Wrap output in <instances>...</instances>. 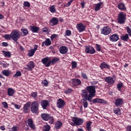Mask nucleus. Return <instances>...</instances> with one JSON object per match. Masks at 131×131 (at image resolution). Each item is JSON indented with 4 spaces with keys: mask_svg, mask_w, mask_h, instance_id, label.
Wrapping results in <instances>:
<instances>
[{
    "mask_svg": "<svg viewBox=\"0 0 131 131\" xmlns=\"http://www.w3.org/2000/svg\"><path fill=\"white\" fill-rule=\"evenodd\" d=\"M100 69H110V66L106 63L105 62H103L101 63H100Z\"/></svg>",
    "mask_w": 131,
    "mask_h": 131,
    "instance_id": "26",
    "label": "nucleus"
},
{
    "mask_svg": "<svg viewBox=\"0 0 131 131\" xmlns=\"http://www.w3.org/2000/svg\"><path fill=\"white\" fill-rule=\"evenodd\" d=\"M23 5L25 7H28V8L30 7V2H29L28 1H25L24 2Z\"/></svg>",
    "mask_w": 131,
    "mask_h": 131,
    "instance_id": "42",
    "label": "nucleus"
},
{
    "mask_svg": "<svg viewBox=\"0 0 131 131\" xmlns=\"http://www.w3.org/2000/svg\"><path fill=\"white\" fill-rule=\"evenodd\" d=\"M71 5L70 2L64 5V7H69Z\"/></svg>",
    "mask_w": 131,
    "mask_h": 131,
    "instance_id": "62",
    "label": "nucleus"
},
{
    "mask_svg": "<svg viewBox=\"0 0 131 131\" xmlns=\"http://www.w3.org/2000/svg\"><path fill=\"white\" fill-rule=\"evenodd\" d=\"M77 29L79 32H82L85 31V27L82 23L77 25Z\"/></svg>",
    "mask_w": 131,
    "mask_h": 131,
    "instance_id": "19",
    "label": "nucleus"
},
{
    "mask_svg": "<svg viewBox=\"0 0 131 131\" xmlns=\"http://www.w3.org/2000/svg\"><path fill=\"white\" fill-rule=\"evenodd\" d=\"M126 130L128 131H131V126H127L126 127Z\"/></svg>",
    "mask_w": 131,
    "mask_h": 131,
    "instance_id": "64",
    "label": "nucleus"
},
{
    "mask_svg": "<svg viewBox=\"0 0 131 131\" xmlns=\"http://www.w3.org/2000/svg\"><path fill=\"white\" fill-rule=\"evenodd\" d=\"M20 33L18 30H14L11 32V39L14 41H17L18 39L20 38Z\"/></svg>",
    "mask_w": 131,
    "mask_h": 131,
    "instance_id": "3",
    "label": "nucleus"
},
{
    "mask_svg": "<svg viewBox=\"0 0 131 131\" xmlns=\"http://www.w3.org/2000/svg\"><path fill=\"white\" fill-rule=\"evenodd\" d=\"M120 39L125 42L128 41L129 39V35L128 34H126L124 35L121 36Z\"/></svg>",
    "mask_w": 131,
    "mask_h": 131,
    "instance_id": "29",
    "label": "nucleus"
},
{
    "mask_svg": "<svg viewBox=\"0 0 131 131\" xmlns=\"http://www.w3.org/2000/svg\"><path fill=\"white\" fill-rule=\"evenodd\" d=\"M35 68V63L33 61H30L29 64H27L25 69L28 71H31Z\"/></svg>",
    "mask_w": 131,
    "mask_h": 131,
    "instance_id": "13",
    "label": "nucleus"
},
{
    "mask_svg": "<svg viewBox=\"0 0 131 131\" xmlns=\"http://www.w3.org/2000/svg\"><path fill=\"white\" fill-rule=\"evenodd\" d=\"M66 33L67 36H70L71 35V31L70 30H67Z\"/></svg>",
    "mask_w": 131,
    "mask_h": 131,
    "instance_id": "54",
    "label": "nucleus"
},
{
    "mask_svg": "<svg viewBox=\"0 0 131 131\" xmlns=\"http://www.w3.org/2000/svg\"><path fill=\"white\" fill-rule=\"evenodd\" d=\"M31 30L32 31L33 33H37L39 30V27H35V26H31L30 27Z\"/></svg>",
    "mask_w": 131,
    "mask_h": 131,
    "instance_id": "32",
    "label": "nucleus"
},
{
    "mask_svg": "<svg viewBox=\"0 0 131 131\" xmlns=\"http://www.w3.org/2000/svg\"><path fill=\"white\" fill-rule=\"evenodd\" d=\"M37 48H38V45H34V46L33 50H34L35 52H36V51L37 50Z\"/></svg>",
    "mask_w": 131,
    "mask_h": 131,
    "instance_id": "60",
    "label": "nucleus"
},
{
    "mask_svg": "<svg viewBox=\"0 0 131 131\" xmlns=\"http://www.w3.org/2000/svg\"><path fill=\"white\" fill-rule=\"evenodd\" d=\"M3 104L4 105V107L5 108H7L8 107V104L7 102H3Z\"/></svg>",
    "mask_w": 131,
    "mask_h": 131,
    "instance_id": "57",
    "label": "nucleus"
},
{
    "mask_svg": "<svg viewBox=\"0 0 131 131\" xmlns=\"http://www.w3.org/2000/svg\"><path fill=\"white\" fill-rule=\"evenodd\" d=\"M81 76L83 77V78H84V79H88V76H87L86 74L82 72Z\"/></svg>",
    "mask_w": 131,
    "mask_h": 131,
    "instance_id": "52",
    "label": "nucleus"
},
{
    "mask_svg": "<svg viewBox=\"0 0 131 131\" xmlns=\"http://www.w3.org/2000/svg\"><path fill=\"white\" fill-rule=\"evenodd\" d=\"M72 120V121L74 122V124L77 126L81 125L84 122L82 119H80L79 118H76L75 117H73Z\"/></svg>",
    "mask_w": 131,
    "mask_h": 131,
    "instance_id": "8",
    "label": "nucleus"
},
{
    "mask_svg": "<svg viewBox=\"0 0 131 131\" xmlns=\"http://www.w3.org/2000/svg\"><path fill=\"white\" fill-rule=\"evenodd\" d=\"M21 30L24 34V36H26L28 34V30L27 29H21Z\"/></svg>",
    "mask_w": 131,
    "mask_h": 131,
    "instance_id": "48",
    "label": "nucleus"
},
{
    "mask_svg": "<svg viewBox=\"0 0 131 131\" xmlns=\"http://www.w3.org/2000/svg\"><path fill=\"white\" fill-rule=\"evenodd\" d=\"M35 52L33 50V49H31V50L28 51V56L29 57H32L35 54Z\"/></svg>",
    "mask_w": 131,
    "mask_h": 131,
    "instance_id": "36",
    "label": "nucleus"
},
{
    "mask_svg": "<svg viewBox=\"0 0 131 131\" xmlns=\"http://www.w3.org/2000/svg\"><path fill=\"white\" fill-rule=\"evenodd\" d=\"M119 39V36L118 34H114L110 36V41L117 42Z\"/></svg>",
    "mask_w": 131,
    "mask_h": 131,
    "instance_id": "14",
    "label": "nucleus"
},
{
    "mask_svg": "<svg viewBox=\"0 0 131 131\" xmlns=\"http://www.w3.org/2000/svg\"><path fill=\"white\" fill-rule=\"evenodd\" d=\"M15 91L14 89L11 88H9L8 89V95L10 97H12L13 95L15 94Z\"/></svg>",
    "mask_w": 131,
    "mask_h": 131,
    "instance_id": "23",
    "label": "nucleus"
},
{
    "mask_svg": "<svg viewBox=\"0 0 131 131\" xmlns=\"http://www.w3.org/2000/svg\"><path fill=\"white\" fill-rule=\"evenodd\" d=\"M40 105L43 110H47V107L49 105V102L47 100H43L41 101Z\"/></svg>",
    "mask_w": 131,
    "mask_h": 131,
    "instance_id": "16",
    "label": "nucleus"
},
{
    "mask_svg": "<svg viewBox=\"0 0 131 131\" xmlns=\"http://www.w3.org/2000/svg\"><path fill=\"white\" fill-rule=\"evenodd\" d=\"M31 96L33 98H37V92H33L32 94H31Z\"/></svg>",
    "mask_w": 131,
    "mask_h": 131,
    "instance_id": "51",
    "label": "nucleus"
},
{
    "mask_svg": "<svg viewBox=\"0 0 131 131\" xmlns=\"http://www.w3.org/2000/svg\"><path fill=\"white\" fill-rule=\"evenodd\" d=\"M81 96L82 97V101H85L88 100L90 102H92V97H90V95L89 94H88L86 90H82Z\"/></svg>",
    "mask_w": 131,
    "mask_h": 131,
    "instance_id": "5",
    "label": "nucleus"
},
{
    "mask_svg": "<svg viewBox=\"0 0 131 131\" xmlns=\"http://www.w3.org/2000/svg\"><path fill=\"white\" fill-rule=\"evenodd\" d=\"M28 124L31 129H33V130L35 129V125H34V124H33V120H32V119H28Z\"/></svg>",
    "mask_w": 131,
    "mask_h": 131,
    "instance_id": "25",
    "label": "nucleus"
},
{
    "mask_svg": "<svg viewBox=\"0 0 131 131\" xmlns=\"http://www.w3.org/2000/svg\"><path fill=\"white\" fill-rule=\"evenodd\" d=\"M56 105L58 108H62L64 107L65 105V101H64V100L60 98L58 100Z\"/></svg>",
    "mask_w": 131,
    "mask_h": 131,
    "instance_id": "15",
    "label": "nucleus"
},
{
    "mask_svg": "<svg viewBox=\"0 0 131 131\" xmlns=\"http://www.w3.org/2000/svg\"><path fill=\"white\" fill-rule=\"evenodd\" d=\"M3 54L5 55V57L10 58L11 56V53L9 51H3Z\"/></svg>",
    "mask_w": 131,
    "mask_h": 131,
    "instance_id": "33",
    "label": "nucleus"
},
{
    "mask_svg": "<svg viewBox=\"0 0 131 131\" xmlns=\"http://www.w3.org/2000/svg\"><path fill=\"white\" fill-rule=\"evenodd\" d=\"M4 38L7 40H10L11 39H12V37H11V34H5L4 36Z\"/></svg>",
    "mask_w": 131,
    "mask_h": 131,
    "instance_id": "38",
    "label": "nucleus"
},
{
    "mask_svg": "<svg viewBox=\"0 0 131 131\" xmlns=\"http://www.w3.org/2000/svg\"><path fill=\"white\" fill-rule=\"evenodd\" d=\"M42 84L45 85V86H47L48 84V82L47 80H45L43 82H42Z\"/></svg>",
    "mask_w": 131,
    "mask_h": 131,
    "instance_id": "58",
    "label": "nucleus"
},
{
    "mask_svg": "<svg viewBox=\"0 0 131 131\" xmlns=\"http://www.w3.org/2000/svg\"><path fill=\"white\" fill-rule=\"evenodd\" d=\"M123 86V84L122 82H119L117 84V88H118V90L119 91H121V89Z\"/></svg>",
    "mask_w": 131,
    "mask_h": 131,
    "instance_id": "40",
    "label": "nucleus"
},
{
    "mask_svg": "<svg viewBox=\"0 0 131 131\" xmlns=\"http://www.w3.org/2000/svg\"><path fill=\"white\" fill-rule=\"evenodd\" d=\"M114 113L118 116H119L121 115V110L120 108H116L115 110H114Z\"/></svg>",
    "mask_w": 131,
    "mask_h": 131,
    "instance_id": "39",
    "label": "nucleus"
},
{
    "mask_svg": "<svg viewBox=\"0 0 131 131\" xmlns=\"http://www.w3.org/2000/svg\"><path fill=\"white\" fill-rule=\"evenodd\" d=\"M30 106V103H27L25 104L23 108H24V112L25 113H27L29 110Z\"/></svg>",
    "mask_w": 131,
    "mask_h": 131,
    "instance_id": "27",
    "label": "nucleus"
},
{
    "mask_svg": "<svg viewBox=\"0 0 131 131\" xmlns=\"http://www.w3.org/2000/svg\"><path fill=\"white\" fill-rule=\"evenodd\" d=\"M49 10L52 13H55L56 12V8H55V5H52L49 8Z\"/></svg>",
    "mask_w": 131,
    "mask_h": 131,
    "instance_id": "35",
    "label": "nucleus"
},
{
    "mask_svg": "<svg viewBox=\"0 0 131 131\" xmlns=\"http://www.w3.org/2000/svg\"><path fill=\"white\" fill-rule=\"evenodd\" d=\"M21 76V72L18 71L16 72V74L14 75V77L18 78V77H20Z\"/></svg>",
    "mask_w": 131,
    "mask_h": 131,
    "instance_id": "44",
    "label": "nucleus"
},
{
    "mask_svg": "<svg viewBox=\"0 0 131 131\" xmlns=\"http://www.w3.org/2000/svg\"><path fill=\"white\" fill-rule=\"evenodd\" d=\"M58 37H59V35L58 34H53L51 35V39L52 40H53L54 39L58 38Z\"/></svg>",
    "mask_w": 131,
    "mask_h": 131,
    "instance_id": "43",
    "label": "nucleus"
},
{
    "mask_svg": "<svg viewBox=\"0 0 131 131\" xmlns=\"http://www.w3.org/2000/svg\"><path fill=\"white\" fill-rule=\"evenodd\" d=\"M92 122L91 121L87 122V123H86V128H87V130H88V131H91L92 130Z\"/></svg>",
    "mask_w": 131,
    "mask_h": 131,
    "instance_id": "34",
    "label": "nucleus"
},
{
    "mask_svg": "<svg viewBox=\"0 0 131 131\" xmlns=\"http://www.w3.org/2000/svg\"><path fill=\"white\" fill-rule=\"evenodd\" d=\"M2 73L3 75L6 77H8L11 74V71L9 70H4L2 72Z\"/></svg>",
    "mask_w": 131,
    "mask_h": 131,
    "instance_id": "30",
    "label": "nucleus"
},
{
    "mask_svg": "<svg viewBox=\"0 0 131 131\" xmlns=\"http://www.w3.org/2000/svg\"><path fill=\"white\" fill-rule=\"evenodd\" d=\"M92 102H93V103H106V101L104 100L103 99H100V98H96L94 99H93V100H92Z\"/></svg>",
    "mask_w": 131,
    "mask_h": 131,
    "instance_id": "20",
    "label": "nucleus"
},
{
    "mask_svg": "<svg viewBox=\"0 0 131 131\" xmlns=\"http://www.w3.org/2000/svg\"><path fill=\"white\" fill-rule=\"evenodd\" d=\"M59 20L57 18L53 17L50 21V24L52 26H54L58 25Z\"/></svg>",
    "mask_w": 131,
    "mask_h": 131,
    "instance_id": "18",
    "label": "nucleus"
},
{
    "mask_svg": "<svg viewBox=\"0 0 131 131\" xmlns=\"http://www.w3.org/2000/svg\"><path fill=\"white\" fill-rule=\"evenodd\" d=\"M118 9L120 11H125L126 10L125 4L123 3H119L118 5Z\"/></svg>",
    "mask_w": 131,
    "mask_h": 131,
    "instance_id": "24",
    "label": "nucleus"
},
{
    "mask_svg": "<svg viewBox=\"0 0 131 131\" xmlns=\"http://www.w3.org/2000/svg\"><path fill=\"white\" fill-rule=\"evenodd\" d=\"M0 64L4 68H6V67H7L9 66V64H8V63H3L1 62Z\"/></svg>",
    "mask_w": 131,
    "mask_h": 131,
    "instance_id": "53",
    "label": "nucleus"
},
{
    "mask_svg": "<svg viewBox=\"0 0 131 131\" xmlns=\"http://www.w3.org/2000/svg\"><path fill=\"white\" fill-rule=\"evenodd\" d=\"M95 48L96 49V51H98V52H100L101 51V45L96 43L95 45Z\"/></svg>",
    "mask_w": 131,
    "mask_h": 131,
    "instance_id": "45",
    "label": "nucleus"
},
{
    "mask_svg": "<svg viewBox=\"0 0 131 131\" xmlns=\"http://www.w3.org/2000/svg\"><path fill=\"white\" fill-rule=\"evenodd\" d=\"M98 81H92L91 82V84H92V85H96L98 83Z\"/></svg>",
    "mask_w": 131,
    "mask_h": 131,
    "instance_id": "59",
    "label": "nucleus"
},
{
    "mask_svg": "<svg viewBox=\"0 0 131 131\" xmlns=\"http://www.w3.org/2000/svg\"><path fill=\"white\" fill-rule=\"evenodd\" d=\"M18 128L17 126H13L11 128V130H9V131H18Z\"/></svg>",
    "mask_w": 131,
    "mask_h": 131,
    "instance_id": "50",
    "label": "nucleus"
},
{
    "mask_svg": "<svg viewBox=\"0 0 131 131\" xmlns=\"http://www.w3.org/2000/svg\"><path fill=\"white\" fill-rule=\"evenodd\" d=\"M14 106L16 109H19L20 108V105H18V104H14Z\"/></svg>",
    "mask_w": 131,
    "mask_h": 131,
    "instance_id": "61",
    "label": "nucleus"
},
{
    "mask_svg": "<svg viewBox=\"0 0 131 131\" xmlns=\"http://www.w3.org/2000/svg\"><path fill=\"white\" fill-rule=\"evenodd\" d=\"M85 52L87 54H94L96 53V50L93 47L91 46H87L85 49Z\"/></svg>",
    "mask_w": 131,
    "mask_h": 131,
    "instance_id": "11",
    "label": "nucleus"
},
{
    "mask_svg": "<svg viewBox=\"0 0 131 131\" xmlns=\"http://www.w3.org/2000/svg\"><path fill=\"white\" fill-rule=\"evenodd\" d=\"M8 46H9V44H8V42H2V46L3 47H8Z\"/></svg>",
    "mask_w": 131,
    "mask_h": 131,
    "instance_id": "56",
    "label": "nucleus"
},
{
    "mask_svg": "<svg viewBox=\"0 0 131 131\" xmlns=\"http://www.w3.org/2000/svg\"><path fill=\"white\" fill-rule=\"evenodd\" d=\"M41 117L42 119L45 121L50 120V123L52 124L53 123V118L51 117L50 115H48V114H42Z\"/></svg>",
    "mask_w": 131,
    "mask_h": 131,
    "instance_id": "9",
    "label": "nucleus"
},
{
    "mask_svg": "<svg viewBox=\"0 0 131 131\" xmlns=\"http://www.w3.org/2000/svg\"><path fill=\"white\" fill-rule=\"evenodd\" d=\"M62 125V123L61 122V121H57L55 123V127L57 129H58L61 128V127Z\"/></svg>",
    "mask_w": 131,
    "mask_h": 131,
    "instance_id": "31",
    "label": "nucleus"
},
{
    "mask_svg": "<svg viewBox=\"0 0 131 131\" xmlns=\"http://www.w3.org/2000/svg\"><path fill=\"white\" fill-rule=\"evenodd\" d=\"M59 52L60 54L65 55L68 52V48L66 46H61L60 47Z\"/></svg>",
    "mask_w": 131,
    "mask_h": 131,
    "instance_id": "17",
    "label": "nucleus"
},
{
    "mask_svg": "<svg viewBox=\"0 0 131 131\" xmlns=\"http://www.w3.org/2000/svg\"><path fill=\"white\" fill-rule=\"evenodd\" d=\"M96 86L90 85L86 86V91L89 93V97L93 98L95 96L96 93Z\"/></svg>",
    "mask_w": 131,
    "mask_h": 131,
    "instance_id": "1",
    "label": "nucleus"
},
{
    "mask_svg": "<svg viewBox=\"0 0 131 131\" xmlns=\"http://www.w3.org/2000/svg\"><path fill=\"white\" fill-rule=\"evenodd\" d=\"M102 2H99L96 4V5H95V8H94V10L95 11V12H97L100 10L101 6H102Z\"/></svg>",
    "mask_w": 131,
    "mask_h": 131,
    "instance_id": "28",
    "label": "nucleus"
},
{
    "mask_svg": "<svg viewBox=\"0 0 131 131\" xmlns=\"http://www.w3.org/2000/svg\"><path fill=\"white\" fill-rule=\"evenodd\" d=\"M41 62L46 67H49L51 64V59L48 57H45L41 60Z\"/></svg>",
    "mask_w": 131,
    "mask_h": 131,
    "instance_id": "12",
    "label": "nucleus"
},
{
    "mask_svg": "<svg viewBox=\"0 0 131 131\" xmlns=\"http://www.w3.org/2000/svg\"><path fill=\"white\" fill-rule=\"evenodd\" d=\"M70 84L73 86H77L81 85V81L78 78H73L71 80Z\"/></svg>",
    "mask_w": 131,
    "mask_h": 131,
    "instance_id": "10",
    "label": "nucleus"
},
{
    "mask_svg": "<svg viewBox=\"0 0 131 131\" xmlns=\"http://www.w3.org/2000/svg\"><path fill=\"white\" fill-rule=\"evenodd\" d=\"M51 45V41L49 38H47L45 41H43L42 43L41 47H43L46 46H50Z\"/></svg>",
    "mask_w": 131,
    "mask_h": 131,
    "instance_id": "22",
    "label": "nucleus"
},
{
    "mask_svg": "<svg viewBox=\"0 0 131 131\" xmlns=\"http://www.w3.org/2000/svg\"><path fill=\"white\" fill-rule=\"evenodd\" d=\"M123 102V100L122 98H118L116 99V102H115V105L117 106V107H119L121 106Z\"/></svg>",
    "mask_w": 131,
    "mask_h": 131,
    "instance_id": "21",
    "label": "nucleus"
},
{
    "mask_svg": "<svg viewBox=\"0 0 131 131\" xmlns=\"http://www.w3.org/2000/svg\"><path fill=\"white\" fill-rule=\"evenodd\" d=\"M60 60V58L58 57H54L52 59V60L51 61V63L52 64H54Z\"/></svg>",
    "mask_w": 131,
    "mask_h": 131,
    "instance_id": "37",
    "label": "nucleus"
},
{
    "mask_svg": "<svg viewBox=\"0 0 131 131\" xmlns=\"http://www.w3.org/2000/svg\"><path fill=\"white\" fill-rule=\"evenodd\" d=\"M82 102L83 103L84 107L85 108H87L88 106V105H89L88 101H86V100H85V101L82 100Z\"/></svg>",
    "mask_w": 131,
    "mask_h": 131,
    "instance_id": "49",
    "label": "nucleus"
},
{
    "mask_svg": "<svg viewBox=\"0 0 131 131\" xmlns=\"http://www.w3.org/2000/svg\"><path fill=\"white\" fill-rule=\"evenodd\" d=\"M104 81L111 85H113L116 82L115 76L104 77Z\"/></svg>",
    "mask_w": 131,
    "mask_h": 131,
    "instance_id": "7",
    "label": "nucleus"
},
{
    "mask_svg": "<svg viewBox=\"0 0 131 131\" xmlns=\"http://www.w3.org/2000/svg\"><path fill=\"white\" fill-rule=\"evenodd\" d=\"M49 31L48 28H45L43 29V30H42L43 33H47V32Z\"/></svg>",
    "mask_w": 131,
    "mask_h": 131,
    "instance_id": "63",
    "label": "nucleus"
},
{
    "mask_svg": "<svg viewBox=\"0 0 131 131\" xmlns=\"http://www.w3.org/2000/svg\"><path fill=\"white\" fill-rule=\"evenodd\" d=\"M73 90L71 89H68L65 91V93L67 94L72 93Z\"/></svg>",
    "mask_w": 131,
    "mask_h": 131,
    "instance_id": "55",
    "label": "nucleus"
},
{
    "mask_svg": "<svg viewBox=\"0 0 131 131\" xmlns=\"http://www.w3.org/2000/svg\"><path fill=\"white\" fill-rule=\"evenodd\" d=\"M72 66L73 69H75L77 68V63L76 61H73L72 62Z\"/></svg>",
    "mask_w": 131,
    "mask_h": 131,
    "instance_id": "46",
    "label": "nucleus"
},
{
    "mask_svg": "<svg viewBox=\"0 0 131 131\" xmlns=\"http://www.w3.org/2000/svg\"><path fill=\"white\" fill-rule=\"evenodd\" d=\"M112 32V29L110 26H104L100 29L101 34L105 36L109 35Z\"/></svg>",
    "mask_w": 131,
    "mask_h": 131,
    "instance_id": "4",
    "label": "nucleus"
},
{
    "mask_svg": "<svg viewBox=\"0 0 131 131\" xmlns=\"http://www.w3.org/2000/svg\"><path fill=\"white\" fill-rule=\"evenodd\" d=\"M126 32L128 34V35L131 36V29L129 26L126 27Z\"/></svg>",
    "mask_w": 131,
    "mask_h": 131,
    "instance_id": "47",
    "label": "nucleus"
},
{
    "mask_svg": "<svg viewBox=\"0 0 131 131\" xmlns=\"http://www.w3.org/2000/svg\"><path fill=\"white\" fill-rule=\"evenodd\" d=\"M43 128L45 131H49L51 127L49 126V125H44Z\"/></svg>",
    "mask_w": 131,
    "mask_h": 131,
    "instance_id": "41",
    "label": "nucleus"
},
{
    "mask_svg": "<svg viewBox=\"0 0 131 131\" xmlns=\"http://www.w3.org/2000/svg\"><path fill=\"white\" fill-rule=\"evenodd\" d=\"M126 21V15L124 12H121L118 15V23L119 24H124Z\"/></svg>",
    "mask_w": 131,
    "mask_h": 131,
    "instance_id": "6",
    "label": "nucleus"
},
{
    "mask_svg": "<svg viewBox=\"0 0 131 131\" xmlns=\"http://www.w3.org/2000/svg\"><path fill=\"white\" fill-rule=\"evenodd\" d=\"M39 102L38 100L34 101L32 102L31 104V112L33 113L36 114L38 111V108L39 106Z\"/></svg>",
    "mask_w": 131,
    "mask_h": 131,
    "instance_id": "2",
    "label": "nucleus"
}]
</instances>
